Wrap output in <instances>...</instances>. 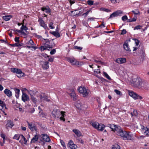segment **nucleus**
I'll return each instance as SVG.
<instances>
[{
	"label": "nucleus",
	"mask_w": 149,
	"mask_h": 149,
	"mask_svg": "<svg viewBox=\"0 0 149 149\" xmlns=\"http://www.w3.org/2000/svg\"><path fill=\"white\" fill-rule=\"evenodd\" d=\"M16 71V73L17 74H20V76L21 77L22 76H23L24 75V73L22 72L20 69L17 68V70Z\"/></svg>",
	"instance_id": "obj_25"
},
{
	"label": "nucleus",
	"mask_w": 149,
	"mask_h": 149,
	"mask_svg": "<svg viewBox=\"0 0 149 149\" xmlns=\"http://www.w3.org/2000/svg\"><path fill=\"white\" fill-rule=\"evenodd\" d=\"M120 146L117 144L115 143L112 146V149H120Z\"/></svg>",
	"instance_id": "obj_32"
},
{
	"label": "nucleus",
	"mask_w": 149,
	"mask_h": 149,
	"mask_svg": "<svg viewBox=\"0 0 149 149\" xmlns=\"http://www.w3.org/2000/svg\"><path fill=\"white\" fill-rule=\"evenodd\" d=\"M46 40V43H45L44 45L43 46H42L39 47V49L42 51H43L45 50H50L53 47L52 45H49L50 41H49V39H44Z\"/></svg>",
	"instance_id": "obj_3"
},
{
	"label": "nucleus",
	"mask_w": 149,
	"mask_h": 149,
	"mask_svg": "<svg viewBox=\"0 0 149 149\" xmlns=\"http://www.w3.org/2000/svg\"><path fill=\"white\" fill-rule=\"evenodd\" d=\"M99 125L98 123L97 122L93 123L92 124V126L95 129H97V126Z\"/></svg>",
	"instance_id": "obj_34"
},
{
	"label": "nucleus",
	"mask_w": 149,
	"mask_h": 149,
	"mask_svg": "<svg viewBox=\"0 0 149 149\" xmlns=\"http://www.w3.org/2000/svg\"><path fill=\"white\" fill-rule=\"evenodd\" d=\"M74 48L75 49L77 50H81L83 48L82 47H78L77 46H75L74 47Z\"/></svg>",
	"instance_id": "obj_53"
},
{
	"label": "nucleus",
	"mask_w": 149,
	"mask_h": 149,
	"mask_svg": "<svg viewBox=\"0 0 149 149\" xmlns=\"http://www.w3.org/2000/svg\"><path fill=\"white\" fill-rule=\"evenodd\" d=\"M22 100L24 102H25L26 101H29V96L26 93H23Z\"/></svg>",
	"instance_id": "obj_7"
},
{
	"label": "nucleus",
	"mask_w": 149,
	"mask_h": 149,
	"mask_svg": "<svg viewBox=\"0 0 149 149\" xmlns=\"http://www.w3.org/2000/svg\"><path fill=\"white\" fill-rule=\"evenodd\" d=\"M14 90L15 93V96L17 98H18L20 92V90L17 88H14Z\"/></svg>",
	"instance_id": "obj_19"
},
{
	"label": "nucleus",
	"mask_w": 149,
	"mask_h": 149,
	"mask_svg": "<svg viewBox=\"0 0 149 149\" xmlns=\"http://www.w3.org/2000/svg\"><path fill=\"white\" fill-rule=\"evenodd\" d=\"M91 11V10H88V11H87L85 13H83L82 15H85V16H84V17H86L87 15L88 14V13H89V12Z\"/></svg>",
	"instance_id": "obj_58"
},
{
	"label": "nucleus",
	"mask_w": 149,
	"mask_h": 149,
	"mask_svg": "<svg viewBox=\"0 0 149 149\" xmlns=\"http://www.w3.org/2000/svg\"><path fill=\"white\" fill-rule=\"evenodd\" d=\"M21 139H23V140L24 141V143L25 144H26L27 143V141L25 138L24 137V136L22 135L21 134Z\"/></svg>",
	"instance_id": "obj_40"
},
{
	"label": "nucleus",
	"mask_w": 149,
	"mask_h": 149,
	"mask_svg": "<svg viewBox=\"0 0 149 149\" xmlns=\"http://www.w3.org/2000/svg\"><path fill=\"white\" fill-rule=\"evenodd\" d=\"M9 45L13 47H19L22 45L18 43H15L13 44H9Z\"/></svg>",
	"instance_id": "obj_36"
},
{
	"label": "nucleus",
	"mask_w": 149,
	"mask_h": 149,
	"mask_svg": "<svg viewBox=\"0 0 149 149\" xmlns=\"http://www.w3.org/2000/svg\"><path fill=\"white\" fill-rule=\"evenodd\" d=\"M5 135L3 134L2 133L1 134V136L3 139V143H5Z\"/></svg>",
	"instance_id": "obj_46"
},
{
	"label": "nucleus",
	"mask_w": 149,
	"mask_h": 149,
	"mask_svg": "<svg viewBox=\"0 0 149 149\" xmlns=\"http://www.w3.org/2000/svg\"><path fill=\"white\" fill-rule=\"evenodd\" d=\"M128 19L127 17V16L126 15H124L122 17V19L124 21H125Z\"/></svg>",
	"instance_id": "obj_48"
},
{
	"label": "nucleus",
	"mask_w": 149,
	"mask_h": 149,
	"mask_svg": "<svg viewBox=\"0 0 149 149\" xmlns=\"http://www.w3.org/2000/svg\"><path fill=\"white\" fill-rule=\"evenodd\" d=\"M97 127V129L99 131H102L104 128L105 126L104 124L101 123L99 124Z\"/></svg>",
	"instance_id": "obj_17"
},
{
	"label": "nucleus",
	"mask_w": 149,
	"mask_h": 149,
	"mask_svg": "<svg viewBox=\"0 0 149 149\" xmlns=\"http://www.w3.org/2000/svg\"><path fill=\"white\" fill-rule=\"evenodd\" d=\"M68 62L72 63L73 65H79V62L76 61L74 58H68L67 59Z\"/></svg>",
	"instance_id": "obj_11"
},
{
	"label": "nucleus",
	"mask_w": 149,
	"mask_h": 149,
	"mask_svg": "<svg viewBox=\"0 0 149 149\" xmlns=\"http://www.w3.org/2000/svg\"><path fill=\"white\" fill-rule=\"evenodd\" d=\"M49 62L48 61H45L44 62L42 65V67L43 69L46 70L48 69L49 68Z\"/></svg>",
	"instance_id": "obj_15"
},
{
	"label": "nucleus",
	"mask_w": 149,
	"mask_h": 149,
	"mask_svg": "<svg viewBox=\"0 0 149 149\" xmlns=\"http://www.w3.org/2000/svg\"><path fill=\"white\" fill-rule=\"evenodd\" d=\"M13 31L15 33H16V32L17 31L19 33H20L26 36L27 35V34H26L24 32L22 31L21 29L20 30H18L16 29H15L13 30Z\"/></svg>",
	"instance_id": "obj_24"
},
{
	"label": "nucleus",
	"mask_w": 149,
	"mask_h": 149,
	"mask_svg": "<svg viewBox=\"0 0 149 149\" xmlns=\"http://www.w3.org/2000/svg\"><path fill=\"white\" fill-rule=\"evenodd\" d=\"M114 92L117 95H121L122 94L121 92L120 91L117 90V89L115 90Z\"/></svg>",
	"instance_id": "obj_47"
},
{
	"label": "nucleus",
	"mask_w": 149,
	"mask_h": 149,
	"mask_svg": "<svg viewBox=\"0 0 149 149\" xmlns=\"http://www.w3.org/2000/svg\"><path fill=\"white\" fill-rule=\"evenodd\" d=\"M31 98L33 102L34 103H36L37 102V99H36L33 96H32L31 97Z\"/></svg>",
	"instance_id": "obj_51"
},
{
	"label": "nucleus",
	"mask_w": 149,
	"mask_h": 149,
	"mask_svg": "<svg viewBox=\"0 0 149 149\" xmlns=\"http://www.w3.org/2000/svg\"><path fill=\"white\" fill-rule=\"evenodd\" d=\"M28 43L31 45H34V43L32 40L31 39L28 42Z\"/></svg>",
	"instance_id": "obj_44"
},
{
	"label": "nucleus",
	"mask_w": 149,
	"mask_h": 149,
	"mask_svg": "<svg viewBox=\"0 0 149 149\" xmlns=\"http://www.w3.org/2000/svg\"><path fill=\"white\" fill-rule=\"evenodd\" d=\"M115 12L118 16L122 13V11L120 10H118Z\"/></svg>",
	"instance_id": "obj_49"
},
{
	"label": "nucleus",
	"mask_w": 149,
	"mask_h": 149,
	"mask_svg": "<svg viewBox=\"0 0 149 149\" xmlns=\"http://www.w3.org/2000/svg\"><path fill=\"white\" fill-rule=\"evenodd\" d=\"M27 91L29 94L31 95V96H33V95L35 94V92L34 91L31 90H27Z\"/></svg>",
	"instance_id": "obj_39"
},
{
	"label": "nucleus",
	"mask_w": 149,
	"mask_h": 149,
	"mask_svg": "<svg viewBox=\"0 0 149 149\" xmlns=\"http://www.w3.org/2000/svg\"><path fill=\"white\" fill-rule=\"evenodd\" d=\"M72 131L77 136L79 137L82 135V134L81 132L79 130H78L74 129L72 130Z\"/></svg>",
	"instance_id": "obj_14"
},
{
	"label": "nucleus",
	"mask_w": 149,
	"mask_h": 149,
	"mask_svg": "<svg viewBox=\"0 0 149 149\" xmlns=\"http://www.w3.org/2000/svg\"><path fill=\"white\" fill-rule=\"evenodd\" d=\"M79 92L82 94L83 96L85 97L88 95L90 91L84 87H80L79 88Z\"/></svg>",
	"instance_id": "obj_4"
},
{
	"label": "nucleus",
	"mask_w": 149,
	"mask_h": 149,
	"mask_svg": "<svg viewBox=\"0 0 149 149\" xmlns=\"http://www.w3.org/2000/svg\"><path fill=\"white\" fill-rule=\"evenodd\" d=\"M134 40L135 42V43L136 44V45L138 46L139 45V40L135 38L134 39Z\"/></svg>",
	"instance_id": "obj_54"
},
{
	"label": "nucleus",
	"mask_w": 149,
	"mask_h": 149,
	"mask_svg": "<svg viewBox=\"0 0 149 149\" xmlns=\"http://www.w3.org/2000/svg\"><path fill=\"white\" fill-rule=\"evenodd\" d=\"M4 93L8 97H10L12 96V94L11 91L9 90L6 89L4 91Z\"/></svg>",
	"instance_id": "obj_13"
},
{
	"label": "nucleus",
	"mask_w": 149,
	"mask_h": 149,
	"mask_svg": "<svg viewBox=\"0 0 149 149\" xmlns=\"http://www.w3.org/2000/svg\"><path fill=\"white\" fill-rule=\"evenodd\" d=\"M136 18H133L132 19H127V22H135L136 20Z\"/></svg>",
	"instance_id": "obj_42"
},
{
	"label": "nucleus",
	"mask_w": 149,
	"mask_h": 149,
	"mask_svg": "<svg viewBox=\"0 0 149 149\" xmlns=\"http://www.w3.org/2000/svg\"><path fill=\"white\" fill-rule=\"evenodd\" d=\"M115 61L119 64H122L126 62V59L125 58H118Z\"/></svg>",
	"instance_id": "obj_8"
},
{
	"label": "nucleus",
	"mask_w": 149,
	"mask_h": 149,
	"mask_svg": "<svg viewBox=\"0 0 149 149\" xmlns=\"http://www.w3.org/2000/svg\"><path fill=\"white\" fill-rule=\"evenodd\" d=\"M41 135L42 136L43 139L44 141L47 142H50L51 141L49 136L47 134H43Z\"/></svg>",
	"instance_id": "obj_9"
},
{
	"label": "nucleus",
	"mask_w": 149,
	"mask_h": 149,
	"mask_svg": "<svg viewBox=\"0 0 149 149\" xmlns=\"http://www.w3.org/2000/svg\"><path fill=\"white\" fill-rule=\"evenodd\" d=\"M68 146L71 149H76L77 146L75 145L72 141H70L68 144Z\"/></svg>",
	"instance_id": "obj_10"
},
{
	"label": "nucleus",
	"mask_w": 149,
	"mask_h": 149,
	"mask_svg": "<svg viewBox=\"0 0 149 149\" xmlns=\"http://www.w3.org/2000/svg\"><path fill=\"white\" fill-rule=\"evenodd\" d=\"M53 24L52 22H51L49 24V27L51 29H53L54 28V27L52 26Z\"/></svg>",
	"instance_id": "obj_61"
},
{
	"label": "nucleus",
	"mask_w": 149,
	"mask_h": 149,
	"mask_svg": "<svg viewBox=\"0 0 149 149\" xmlns=\"http://www.w3.org/2000/svg\"><path fill=\"white\" fill-rule=\"evenodd\" d=\"M129 95L132 97H133L134 100L138 99L137 97V95L136 93H134L133 91H128Z\"/></svg>",
	"instance_id": "obj_12"
},
{
	"label": "nucleus",
	"mask_w": 149,
	"mask_h": 149,
	"mask_svg": "<svg viewBox=\"0 0 149 149\" xmlns=\"http://www.w3.org/2000/svg\"><path fill=\"white\" fill-rule=\"evenodd\" d=\"M132 12L135 15H137L139 13V11L138 10H136L135 11L132 10Z\"/></svg>",
	"instance_id": "obj_57"
},
{
	"label": "nucleus",
	"mask_w": 149,
	"mask_h": 149,
	"mask_svg": "<svg viewBox=\"0 0 149 149\" xmlns=\"http://www.w3.org/2000/svg\"><path fill=\"white\" fill-rule=\"evenodd\" d=\"M131 84L132 85L135 87H137L140 89L142 88V81L141 79L138 78L137 77H132Z\"/></svg>",
	"instance_id": "obj_2"
},
{
	"label": "nucleus",
	"mask_w": 149,
	"mask_h": 149,
	"mask_svg": "<svg viewBox=\"0 0 149 149\" xmlns=\"http://www.w3.org/2000/svg\"><path fill=\"white\" fill-rule=\"evenodd\" d=\"M20 137H21V135L19 134H16L14 135L13 139L19 140Z\"/></svg>",
	"instance_id": "obj_33"
},
{
	"label": "nucleus",
	"mask_w": 149,
	"mask_h": 149,
	"mask_svg": "<svg viewBox=\"0 0 149 149\" xmlns=\"http://www.w3.org/2000/svg\"><path fill=\"white\" fill-rule=\"evenodd\" d=\"M114 132H116V134L122 137L124 140H133L134 139L132 134L129 132H127L122 130L120 126L116 125L114 130Z\"/></svg>",
	"instance_id": "obj_1"
},
{
	"label": "nucleus",
	"mask_w": 149,
	"mask_h": 149,
	"mask_svg": "<svg viewBox=\"0 0 149 149\" xmlns=\"http://www.w3.org/2000/svg\"><path fill=\"white\" fill-rule=\"evenodd\" d=\"M61 112L59 110L57 109H54L52 112V115L54 118L57 117L58 118Z\"/></svg>",
	"instance_id": "obj_5"
},
{
	"label": "nucleus",
	"mask_w": 149,
	"mask_h": 149,
	"mask_svg": "<svg viewBox=\"0 0 149 149\" xmlns=\"http://www.w3.org/2000/svg\"><path fill=\"white\" fill-rule=\"evenodd\" d=\"M7 125L8 127L11 128H12L14 125L13 121H8Z\"/></svg>",
	"instance_id": "obj_30"
},
{
	"label": "nucleus",
	"mask_w": 149,
	"mask_h": 149,
	"mask_svg": "<svg viewBox=\"0 0 149 149\" xmlns=\"http://www.w3.org/2000/svg\"><path fill=\"white\" fill-rule=\"evenodd\" d=\"M38 21L40 22L41 26H42L45 29H46V28L47 27L46 24L44 23V21L42 19H39Z\"/></svg>",
	"instance_id": "obj_21"
},
{
	"label": "nucleus",
	"mask_w": 149,
	"mask_h": 149,
	"mask_svg": "<svg viewBox=\"0 0 149 149\" xmlns=\"http://www.w3.org/2000/svg\"><path fill=\"white\" fill-rule=\"evenodd\" d=\"M138 51L140 54H142L141 55V56H142L143 57H144L145 54L143 47H141L140 49L139 48L138 49Z\"/></svg>",
	"instance_id": "obj_16"
},
{
	"label": "nucleus",
	"mask_w": 149,
	"mask_h": 149,
	"mask_svg": "<svg viewBox=\"0 0 149 149\" xmlns=\"http://www.w3.org/2000/svg\"><path fill=\"white\" fill-rule=\"evenodd\" d=\"M116 125H114L113 124H108L107 125V127H109L112 129V131H114V129H115Z\"/></svg>",
	"instance_id": "obj_27"
},
{
	"label": "nucleus",
	"mask_w": 149,
	"mask_h": 149,
	"mask_svg": "<svg viewBox=\"0 0 149 149\" xmlns=\"http://www.w3.org/2000/svg\"><path fill=\"white\" fill-rule=\"evenodd\" d=\"M56 52V50L55 49H53L50 52V54L51 55L54 54Z\"/></svg>",
	"instance_id": "obj_55"
},
{
	"label": "nucleus",
	"mask_w": 149,
	"mask_h": 149,
	"mask_svg": "<svg viewBox=\"0 0 149 149\" xmlns=\"http://www.w3.org/2000/svg\"><path fill=\"white\" fill-rule=\"evenodd\" d=\"M146 128L147 129L144 132V134L147 136H149V129L147 127H146Z\"/></svg>",
	"instance_id": "obj_43"
},
{
	"label": "nucleus",
	"mask_w": 149,
	"mask_h": 149,
	"mask_svg": "<svg viewBox=\"0 0 149 149\" xmlns=\"http://www.w3.org/2000/svg\"><path fill=\"white\" fill-rule=\"evenodd\" d=\"M94 72L97 74H100V69H98L96 70H95L94 71Z\"/></svg>",
	"instance_id": "obj_56"
},
{
	"label": "nucleus",
	"mask_w": 149,
	"mask_h": 149,
	"mask_svg": "<svg viewBox=\"0 0 149 149\" xmlns=\"http://www.w3.org/2000/svg\"><path fill=\"white\" fill-rule=\"evenodd\" d=\"M127 31L125 29H123L122 31L120 33L121 35H124L126 33Z\"/></svg>",
	"instance_id": "obj_60"
},
{
	"label": "nucleus",
	"mask_w": 149,
	"mask_h": 149,
	"mask_svg": "<svg viewBox=\"0 0 149 149\" xmlns=\"http://www.w3.org/2000/svg\"><path fill=\"white\" fill-rule=\"evenodd\" d=\"M41 10L42 11H45L47 13H49L51 12V10L49 7H48V8H47L45 7H43L41 8Z\"/></svg>",
	"instance_id": "obj_18"
},
{
	"label": "nucleus",
	"mask_w": 149,
	"mask_h": 149,
	"mask_svg": "<svg viewBox=\"0 0 149 149\" xmlns=\"http://www.w3.org/2000/svg\"><path fill=\"white\" fill-rule=\"evenodd\" d=\"M12 17V16L11 15H6L2 17V18L6 21L9 20Z\"/></svg>",
	"instance_id": "obj_22"
},
{
	"label": "nucleus",
	"mask_w": 149,
	"mask_h": 149,
	"mask_svg": "<svg viewBox=\"0 0 149 149\" xmlns=\"http://www.w3.org/2000/svg\"><path fill=\"white\" fill-rule=\"evenodd\" d=\"M76 106L77 108L78 109L80 108V107H81V105L79 103H77L76 104Z\"/></svg>",
	"instance_id": "obj_64"
},
{
	"label": "nucleus",
	"mask_w": 149,
	"mask_h": 149,
	"mask_svg": "<svg viewBox=\"0 0 149 149\" xmlns=\"http://www.w3.org/2000/svg\"><path fill=\"white\" fill-rule=\"evenodd\" d=\"M52 34L56 38H59L60 36L59 33L58 32L53 31L52 33Z\"/></svg>",
	"instance_id": "obj_28"
},
{
	"label": "nucleus",
	"mask_w": 149,
	"mask_h": 149,
	"mask_svg": "<svg viewBox=\"0 0 149 149\" xmlns=\"http://www.w3.org/2000/svg\"><path fill=\"white\" fill-rule=\"evenodd\" d=\"M27 123L29 128L32 131H34V130L36 131V127L35 124H33L32 123H29L28 121H27Z\"/></svg>",
	"instance_id": "obj_6"
},
{
	"label": "nucleus",
	"mask_w": 149,
	"mask_h": 149,
	"mask_svg": "<svg viewBox=\"0 0 149 149\" xmlns=\"http://www.w3.org/2000/svg\"><path fill=\"white\" fill-rule=\"evenodd\" d=\"M24 22H23V23L22 24V26L21 27V29L22 30V31H23V30L26 31L27 30H28V28L26 26H24ZM27 32V31H26V33Z\"/></svg>",
	"instance_id": "obj_29"
},
{
	"label": "nucleus",
	"mask_w": 149,
	"mask_h": 149,
	"mask_svg": "<svg viewBox=\"0 0 149 149\" xmlns=\"http://www.w3.org/2000/svg\"><path fill=\"white\" fill-rule=\"evenodd\" d=\"M123 47L124 49L126 51H130V49L129 47V45L128 43L125 42L123 44Z\"/></svg>",
	"instance_id": "obj_20"
},
{
	"label": "nucleus",
	"mask_w": 149,
	"mask_h": 149,
	"mask_svg": "<svg viewBox=\"0 0 149 149\" xmlns=\"http://www.w3.org/2000/svg\"><path fill=\"white\" fill-rule=\"evenodd\" d=\"M17 68H12L11 69V71L14 73H16Z\"/></svg>",
	"instance_id": "obj_63"
},
{
	"label": "nucleus",
	"mask_w": 149,
	"mask_h": 149,
	"mask_svg": "<svg viewBox=\"0 0 149 149\" xmlns=\"http://www.w3.org/2000/svg\"><path fill=\"white\" fill-rule=\"evenodd\" d=\"M87 3L89 5L91 6L93 4V1L91 0H88L87 1Z\"/></svg>",
	"instance_id": "obj_45"
},
{
	"label": "nucleus",
	"mask_w": 149,
	"mask_h": 149,
	"mask_svg": "<svg viewBox=\"0 0 149 149\" xmlns=\"http://www.w3.org/2000/svg\"><path fill=\"white\" fill-rule=\"evenodd\" d=\"M19 37H16L15 38V41L17 43H19Z\"/></svg>",
	"instance_id": "obj_62"
},
{
	"label": "nucleus",
	"mask_w": 149,
	"mask_h": 149,
	"mask_svg": "<svg viewBox=\"0 0 149 149\" xmlns=\"http://www.w3.org/2000/svg\"><path fill=\"white\" fill-rule=\"evenodd\" d=\"M100 10L103 11H105L107 12H110L111 10L105 8H100Z\"/></svg>",
	"instance_id": "obj_37"
},
{
	"label": "nucleus",
	"mask_w": 149,
	"mask_h": 149,
	"mask_svg": "<svg viewBox=\"0 0 149 149\" xmlns=\"http://www.w3.org/2000/svg\"><path fill=\"white\" fill-rule=\"evenodd\" d=\"M38 139V135H36L31 140V142L35 143L37 141Z\"/></svg>",
	"instance_id": "obj_26"
},
{
	"label": "nucleus",
	"mask_w": 149,
	"mask_h": 149,
	"mask_svg": "<svg viewBox=\"0 0 149 149\" xmlns=\"http://www.w3.org/2000/svg\"><path fill=\"white\" fill-rule=\"evenodd\" d=\"M42 94L43 95V100H45L46 101L49 102L50 101V100L49 99H48V96L47 95H45V93H42Z\"/></svg>",
	"instance_id": "obj_35"
},
{
	"label": "nucleus",
	"mask_w": 149,
	"mask_h": 149,
	"mask_svg": "<svg viewBox=\"0 0 149 149\" xmlns=\"http://www.w3.org/2000/svg\"><path fill=\"white\" fill-rule=\"evenodd\" d=\"M130 114L132 116H136L138 115L137 111L134 110L133 112H131Z\"/></svg>",
	"instance_id": "obj_31"
},
{
	"label": "nucleus",
	"mask_w": 149,
	"mask_h": 149,
	"mask_svg": "<svg viewBox=\"0 0 149 149\" xmlns=\"http://www.w3.org/2000/svg\"><path fill=\"white\" fill-rule=\"evenodd\" d=\"M65 111H61V116L60 117V119L61 120H63V121H65V119L64 118L65 116Z\"/></svg>",
	"instance_id": "obj_23"
},
{
	"label": "nucleus",
	"mask_w": 149,
	"mask_h": 149,
	"mask_svg": "<svg viewBox=\"0 0 149 149\" xmlns=\"http://www.w3.org/2000/svg\"><path fill=\"white\" fill-rule=\"evenodd\" d=\"M94 61L96 62L97 63H98V64H101L102 65H103L104 63L100 61H98L96 60H95Z\"/></svg>",
	"instance_id": "obj_52"
},
{
	"label": "nucleus",
	"mask_w": 149,
	"mask_h": 149,
	"mask_svg": "<svg viewBox=\"0 0 149 149\" xmlns=\"http://www.w3.org/2000/svg\"><path fill=\"white\" fill-rule=\"evenodd\" d=\"M116 17L115 14V13H114V12L111 14L110 15V17L109 18V19L112 18L113 17Z\"/></svg>",
	"instance_id": "obj_59"
},
{
	"label": "nucleus",
	"mask_w": 149,
	"mask_h": 149,
	"mask_svg": "<svg viewBox=\"0 0 149 149\" xmlns=\"http://www.w3.org/2000/svg\"><path fill=\"white\" fill-rule=\"evenodd\" d=\"M103 74L108 79H109V80H111V79L110 78V77L108 75V74L106 72H103Z\"/></svg>",
	"instance_id": "obj_38"
},
{
	"label": "nucleus",
	"mask_w": 149,
	"mask_h": 149,
	"mask_svg": "<svg viewBox=\"0 0 149 149\" xmlns=\"http://www.w3.org/2000/svg\"><path fill=\"white\" fill-rule=\"evenodd\" d=\"M141 27H142V26L140 25H139L137 26L134 28V30H136V29L138 30L139 29H141Z\"/></svg>",
	"instance_id": "obj_50"
},
{
	"label": "nucleus",
	"mask_w": 149,
	"mask_h": 149,
	"mask_svg": "<svg viewBox=\"0 0 149 149\" xmlns=\"http://www.w3.org/2000/svg\"><path fill=\"white\" fill-rule=\"evenodd\" d=\"M4 104L5 103L3 101L0 100V105L1 107V108H0L1 109H3Z\"/></svg>",
	"instance_id": "obj_41"
}]
</instances>
